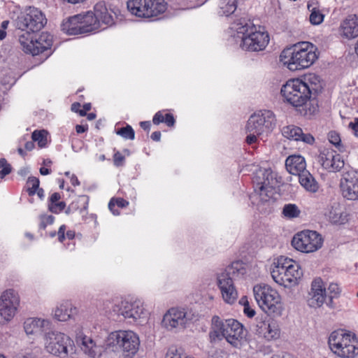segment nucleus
<instances>
[{
    "mask_svg": "<svg viewBox=\"0 0 358 358\" xmlns=\"http://www.w3.org/2000/svg\"><path fill=\"white\" fill-rule=\"evenodd\" d=\"M317 48L310 42H301L284 49L280 61L290 71H294L310 67L317 59Z\"/></svg>",
    "mask_w": 358,
    "mask_h": 358,
    "instance_id": "nucleus-1",
    "label": "nucleus"
},
{
    "mask_svg": "<svg viewBox=\"0 0 358 358\" xmlns=\"http://www.w3.org/2000/svg\"><path fill=\"white\" fill-rule=\"evenodd\" d=\"M214 329L210 331L211 341H221L223 338L233 347L241 348L246 341L247 330L235 319L220 320L218 316L212 319Z\"/></svg>",
    "mask_w": 358,
    "mask_h": 358,
    "instance_id": "nucleus-2",
    "label": "nucleus"
},
{
    "mask_svg": "<svg viewBox=\"0 0 358 358\" xmlns=\"http://www.w3.org/2000/svg\"><path fill=\"white\" fill-rule=\"evenodd\" d=\"M328 344L331 351L339 358L358 357V336L350 331L339 329L331 333Z\"/></svg>",
    "mask_w": 358,
    "mask_h": 358,
    "instance_id": "nucleus-3",
    "label": "nucleus"
},
{
    "mask_svg": "<svg viewBox=\"0 0 358 358\" xmlns=\"http://www.w3.org/2000/svg\"><path fill=\"white\" fill-rule=\"evenodd\" d=\"M255 299L259 307L268 315L280 316L284 304L279 292L266 284H258L253 287Z\"/></svg>",
    "mask_w": 358,
    "mask_h": 358,
    "instance_id": "nucleus-4",
    "label": "nucleus"
},
{
    "mask_svg": "<svg viewBox=\"0 0 358 358\" xmlns=\"http://www.w3.org/2000/svg\"><path fill=\"white\" fill-rule=\"evenodd\" d=\"M303 275L299 264L292 259L285 256L279 257L271 271L274 281L284 287H292L298 283Z\"/></svg>",
    "mask_w": 358,
    "mask_h": 358,
    "instance_id": "nucleus-5",
    "label": "nucleus"
},
{
    "mask_svg": "<svg viewBox=\"0 0 358 358\" xmlns=\"http://www.w3.org/2000/svg\"><path fill=\"white\" fill-rule=\"evenodd\" d=\"M252 182L255 190L261 199L268 201L276 194V189L281 182V177H278L271 169H259L256 171Z\"/></svg>",
    "mask_w": 358,
    "mask_h": 358,
    "instance_id": "nucleus-6",
    "label": "nucleus"
},
{
    "mask_svg": "<svg viewBox=\"0 0 358 358\" xmlns=\"http://www.w3.org/2000/svg\"><path fill=\"white\" fill-rule=\"evenodd\" d=\"M109 346L119 350L127 357H133L138 351L140 338L138 335L131 330L112 331L107 338Z\"/></svg>",
    "mask_w": 358,
    "mask_h": 358,
    "instance_id": "nucleus-7",
    "label": "nucleus"
},
{
    "mask_svg": "<svg viewBox=\"0 0 358 358\" xmlns=\"http://www.w3.org/2000/svg\"><path fill=\"white\" fill-rule=\"evenodd\" d=\"M281 94L285 101L297 108L306 104L311 97L310 90L302 79H290L282 85Z\"/></svg>",
    "mask_w": 358,
    "mask_h": 358,
    "instance_id": "nucleus-8",
    "label": "nucleus"
},
{
    "mask_svg": "<svg viewBox=\"0 0 358 358\" xmlns=\"http://www.w3.org/2000/svg\"><path fill=\"white\" fill-rule=\"evenodd\" d=\"M240 32L243 34L241 44L243 50L260 51L264 50L269 42L268 33L262 27H257L252 22L242 26Z\"/></svg>",
    "mask_w": 358,
    "mask_h": 358,
    "instance_id": "nucleus-9",
    "label": "nucleus"
},
{
    "mask_svg": "<svg viewBox=\"0 0 358 358\" xmlns=\"http://www.w3.org/2000/svg\"><path fill=\"white\" fill-rule=\"evenodd\" d=\"M128 10L137 17L150 19L164 13L167 8L164 0H129Z\"/></svg>",
    "mask_w": 358,
    "mask_h": 358,
    "instance_id": "nucleus-10",
    "label": "nucleus"
},
{
    "mask_svg": "<svg viewBox=\"0 0 358 358\" xmlns=\"http://www.w3.org/2000/svg\"><path fill=\"white\" fill-rule=\"evenodd\" d=\"M19 43L27 54L35 56L47 52L46 55L49 56L51 54L53 37L50 34L44 31L35 38L30 33H24L20 36Z\"/></svg>",
    "mask_w": 358,
    "mask_h": 358,
    "instance_id": "nucleus-11",
    "label": "nucleus"
},
{
    "mask_svg": "<svg viewBox=\"0 0 358 358\" xmlns=\"http://www.w3.org/2000/svg\"><path fill=\"white\" fill-rule=\"evenodd\" d=\"M113 311L117 315H122L129 322L138 324L145 321L148 318L147 311L140 301H128L127 300H117L113 307Z\"/></svg>",
    "mask_w": 358,
    "mask_h": 358,
    "instance_id": "nucleus-12",
    "label": "nucleus"
},
{
    "mask_svg": "<svg viewBox=\"0 0 358 358\" xmlns=\"http://www.w3.org/2000/svg\"><path fill=\"white\" fill-rule=\"evenodd\" d=\"M323 238L315 231L303 230L296 234L292 240V245L298 251L304 253L314 252L322 248Z\"/></svg>",
    "mask_w": 358,
    "mask_h": 358,
    "instance_id": "nucleus-13",
    "label": "nucleus"
},
{
    "mask_svg": "<svg viewBox=\"0 0 358 358\" xmlns=\"http://www.w3.org/2000/svg\"><path fill=\"white\" fill-rule=\"evenodd\" d=\"M275 115L271 110H259L250 117L246 130L255 133H268L275 127Z\"/></svg>",
    "mask_w": 358,
    "mask_h": 358,
    "instance_id": "nucleus-14",
    "label": "nucleus"
},
{
    "mask_svg": "<svg viewBox=\"0 0 358 358\" xmlns=\"http://www.w3.org/2000/svg\"><path fill=\"white\" fill-rule=\"evenodd\" d=\"M73 341L65 334L48 332L44 337L45 348L49 353L64 357L68 355V346L73 345Z\"/></svg>",
    "mask_w": 358,
    "mask_h": 358,
    "instance_id": "nucleus-15",
    "label": "nucleus"
},
{
    "mask_svg": "<svg viewBox=\"0 0 358 358\" xmlns=\"http://www.w3.org/2000/svg\"><path fill=\"white\" fill-rule=\"evenodd\" d=\"M43 13L36 8L29 7L17 18V24L20 29L35 32L40 31L46 24Z\"/></svg>",
    "mask_w": 358,
    "mask_h": 358,
    "instance_id": "nucleus-16",
    "label": "nucleus"
},
{
    "mask_svg": "<svg viewBox=\"0 0 358 358\" xmlns=\"http://www.w3.org/2000/svg\"><path fill=\"white\" fill-rule=\"evenodd\" d=\"M20 305V296L13 289L6 290L0 297V324L10 321Z\"/></svg>",
    "mask_w": 358,
    "mask_h": 358,
    "instance_id": "nucleus-17",
    "label": "nucleus"
},
{
    "mask_svg": "<svg viewBox=\"0 0 358 358\" xmlns=\"http://www.w3.org/2000/svg\"><path fill=\"white\" fill-rule=\"evenodd\" d=\"M318 162L328 172L340 171L345 165L342 156L336 151L328 148H324L320 151Z\"/></svg>",
    "mask_w": 358,
    "mask_h": 358,
    "instance_id": "nucleus-18",
    "label": "nucleus"
},
{
    "mask_svg": "<svg viewBox=\"0 0 358 358\" xmlns=\"http://www.w3.org/2000/svg\"><path fill=\"white\" fill-rule=\"evenodd\" d=\"M217 285L224 301L233 304L238 298V292L228 273L222 272L217 275Z\"/></svg>",
    "mask_w": 358,
    "mask_h": 358,
    "instance_id": "nucleus-19",
    "label": "nucleus"
},
{
    "mask_svg": "<svg viewBox=\"0 0 358 358\" xmlns=\"http://www.w3.org/2000/svg\"><path fill=\"white\" fill-rule=\"evenodd\" d=\"M341 190L344 198L358 199V172H348L341 182Z\"/></svg>",
    "mask_w": 358,
    "mask_h": 358,
    "instance_id": "nucleus-20",
    "label": "nucleus"
},
{
    "mask_svg": "<svg viewBox=\"0 0 358 358\" xmlns=\"http://www.w3.org/2000/svg\"><path fill=\"white\" fill-rule=\"evenodd\" d=\"M258 335L268 341H275L280 336L278 323L271 319L261 320L257 324Z\"/></svg>",
    "mask_w": 358,
    "mask_h": 358,
    "instance_id": "nucleus-21",
    "label": "nucleus"
},
{
    "mask_svg": "<svg viewBox=\"0 0 358 358\" xmlns=\"http://www.w3.org/2000/svg\"><path fill=\"white\" fill-rule=\"evenodd\" d=\"M327 298L326 288L320 278L315 279L311 284L308 303L310 307H321Z\"/></svg>",
    "mask_w": 358,
    "mask_h": 358,
    "instance_id": "nucleus-22",
    "label": "nucleus"
},
{
    "mask_svg": "<svg viewBox=\"0 0 358 358\" xmlns=\"http://www.w3.org/2000/svg\"><path fill=\"white\" fill-rule=\"evenodd\" d=\"M284 137L296 141H302L308 145H313L315 142L313 136L309 133L305 134L301 128L295 125L284 127L282 130Z\"/></svg>",
    "mask_w": 358,
    "mask_h": 358,
    "instance_id": "nucleus-23",
    "label": "nucleus"
},
{
    "mask_svg": "<svg viewBox=\"0 0 358 358\" xmlns=\"http://www.w3.org/2000/svg\"><path fill=\"white\" fill-rule=\"evenodd\" d=\"M341 35L348 39L358 36V15L351 14L344 19L339 27Z\"/></svg>",
    "mask_w": 358,
    "mask_h": 358,
    "instance_id": "nucleus-24",
    "label": "nucleus"
},
{
    "mask_svg": "<svg viewBox=\"0 0 358 358\" xmlns=\"http://www.w3.org/2000/svg\"><path fill=\"white\" fill-rule=\"evenodd\" d=\"M163 322L167 328L183 326L186 322V313L183 310L172 308L164 315Z\"/></svg>",
    "mask_w": 358,
    "mask_h": 358,
    "instance_id": "nucleus-25",
    "label": "nucleus"
},
{
    "mask_svg": "<svg viewBox=\"0 0 358 358\" xmlns=\"http://www.w3.org/2000/svg\"><path fill=\"white\" fill-rule=\"evenodd\" d=\"M285 167L289 173L299 176L306 170V160L299 155H290L285 160Z\"/></svg>",
    "mask_w": 358,
    "mask_h": 358,
    "instance_id": "nucleus-26",
    "label": "nucleus"
},
{
    "mask_svg": "<svg viewBox=\"0 0 358 358\" xmlns=\"http://www.w3.org/2000/svg\"><path fill=\"white\" fill-rule=\"evenodd\" d=\"M78 310L71 301H65L60 303L55 310V317L59 321H67L76 315Z\"/></svg>",
    "mask_w": 358,
    "mask_h": 358,
    "instance_id": "nucleus-27",
    "label": "nucleus"
},
{
    "mask_svg": "<svg viewBox=\"0 0 358 358\" xmlns=\"http://www.w3.org/2000/svg\"><path fill=\"white\" fill-rule=\"evenodd\" d=\"M83 34H87L98 30L100 27L94 13L88 11L84 14H79Z\"/></svg>",
    "mask_w": 358,
    "mask_h": 358,
    "instance_id": "nucleus-28",
    "label": "nucleus"
},
{
    "mask_svg": "<svg viewBox=\"0 0 358 358\" xmlns=\"http://www.w3.org/2000/svg\"><path fill=\"white\" fill-rule=\"evenodd\" d=\"M307 8L310 12L309 21L313 25L322 24L324 19V9H322L317 1H310L307 3Z\"/></svg>",
    "mask_w": 358,
    "mask_h": 358,
    "instance_id": "nucleus-29",
    "label": "nucleus"
},
{
    "mask_svg": "<svg viewBox=\"0 0 358 358\" xmlns=\"http://www.w3.org/2000/svg\"><path fill=\"white\" fill-rule=\"evenodd\" d=\"M152 122L155 125L164 124L169 128H173L175 127L176 120L170 110L163 109L157 111L154 115Z\"/></svg>",
    "mask_w": 358,
    "mask_h": 358,
    "instance_id": "nucleus-30",
    "label": "nucleus"
},
{
    "mask_svg": "<svg viewBox=\"0 0 358 358\" xmlns=\"http://www.w3.org/2000/svg\"><path fill=\"white\" fill-rule=\"evenodd\" d=\"M80 17L78 14L64 21L62 24V30L68 35L83 34Z\"/></svg>",
    "mask_w": 358,
    "mask_h": 358,
    "instance_id": "nucleus-31",
    "label": "nucleus"
},
{
    "mask_svg": "<svg viewBox=\"0 0 358 358\" xmlns=\"http://www.w3.org/2000/svg\"><path fill=\"white\" fill-rule=\"evenodd\" d=\"M98 20L99 25L101 24L110 25L113 24V16L108 13L104 2H98L94 7V12Z\"/></svg>",
    "mask_w": 358,
    "mask_h": 358,
    "instance_id": "nucleus-32",
    "label": "nucleus"
},
{
    "mask_svg": "<svg viewBox=\"0 0 358 358\" xmlns=\"http://www.w3.org/2000/svg\"><path fill=\"white\" fill-rule=\"evenodd\" d=\"M49 321L40 318H28L24 323V329L27 334H34L43 331Z\"/></svg>",
    "mask_w": 358,
    "mask_h": 358,
    "instance_id": "nucleus-33",
    "label": "nucleus"
},
{
    "mask_svg": "<svg viewBox=\"0 0 358 358\" xmlns=\"http://www.w3.org/2000/svg\"><path fill=\"white\" fill-rule=\"evenodd\" d=\"M76 342L86 355L91 357H94L96 355L97 345L92 338L87 336H80L77 337Z\"/></svg>",
    "mask_w": 358,
    "mask_h": 358,
    "instance_id": "nucleus-34",
    "label": "nucleus"
},
{
    "mask_svg": "<svg viewBox=\"0 0 358 358\" xmlns=\"http://www.w3.org/2000/svg\"><path fill=\"white\" fill-rule=\"evenodd\" d=\"M298 176L299 183L306 190L313 193L317 192L319 185L308 171L306 170Z\"/></svg>",
    "mask_w": 358,
    "mask_h": 358,
    "instance_id": "nucleus-35",
    "label": "nucleus"
},
{
    "mask_svg": "<svg viewBox=\"0 0 358 358\" xmlns=\"http://www.w3.org/2000/svg\"><path fill=\"white\" fill-rule=\"evenodd\" d=\"M238 5V0H219L217 13L220 16H229L233 14Z\"/></svg>",
    "mask_w": 358,
    "mask_h": 358,
    "instance_id": "nucleus-36",
    "label": "nucleus"
},
{
    "mask_svg": "<svg viewBox=\"0 0 358 358\" xmlns=\"http://www.w3.org/2000/svg\"><path fill=\"white\" fill-rule=\"evenodd\" d=\"M329 218L331 223L342 225L348 222L349 214L345 211H341L337 208L332 207L329 213Z\"/></svg>",
    "mask_w": 358,
    "mask_h": 358,
    "instance_id": "nucleus-37",
    "label": "nucleus"
},
{
    "mask_svg": "<svg viewBox=\"0 0 358 358\" xmlns=\"http://www.w3.org/2000/svg\"><path fill=\"white\" fill-rule=\"evenodd\" d=\"M301 211L300 208L295 203L285 204L282 210V215L287 220H293L299 217Z\"/></svg>",
    "mask_w": 358,
    "mask_h": 358,
    "instance_id": "nucleus-38",
    "label": "nucleus"
},
{
    "mask_svg": "<svg viewBox=\"0 0 358 358\" xmlns=\"http://www.w3.org/2000/svg\"><path fill=\"white\" fill-rule=\"evenodd\" d=\"M128 201L120 197H113L108 203V208L114 215H119L120 212L119 208H124L129 206Z\"/></svg>",
    "mask_w": 358,
    "mask_h": 358,
    "instance_id": "nucleus-39",
    "label": "nucleus"
},
{
    "mask_svg": "<svg viewBox=\"0 0 358 358\" xmlns=\"http://www.w3.org/2000/svg\"><path fill=\"white\" fill-rule=\"evenodd\" d=\"M39 185L40 180L38 178L30 176L27 180L22 191L27 192L29 196H33L38 189Z\"/></svg>",
    "mask_w": 358,
    "mask_h": 358,
    "instance_id": "nucleus-40",
    "label": "nucleus"
},
{
    "mask_svg": "<svg viewBox=\"0 0 358 358\" xmlns=\"http://www.w3.org/2000/svg\"><path fill=\"white\" fill-rule=\"evenodd\" d=\"M303 82L306 83L309 87L311 94L313 91H317L319 87H321L320 77L313 73L306 76Z\"/></svg>",
    "mask_w": 358,
    "mask_h": 358,
    "instance_id": "nucleus-41",
    "label": "nucleus"
},
{
    "mask_svg": "<svg viewBox=\"0 0 358 358\" xmlns=\"http://www.w3.org/2000/svg\"><path fill=\"white\" fill-rule=\"evenodd\" d=\"M89 196L87 195H80L77 199L71 203L72 208L78 210L80 213L86 211L89 206Z\"/></svg>",
    "mask_w": 358,
    "mask_h": 358,
    "instance_id": "nucleus-42",
    "label": "nucleus"
},
{
    "mask_svg": "<svg viewBox=\"0 0 358 358\" xmlns=\"http://www.w3.org/2000/svg\"><path fill=\"white\" fill-rule=\"evenodd\" d=\"M327 136L329 143L334 145L338 151L343 152L344 150V146L341 143L340 134L337 131H331L328 133Z\"/></svg>",
    "mask_w": 358,
    "mask_h": 358,
    "instance_id": "nucleus-43",
    "label": "nucleus"
},
{
    "mask_svg": "<svg viewBox=\"0 0 358 358\" xmlns=\"http://www.w3.org/2000/svg\"><path fill=\"white\" fill-rule=\"evenodd\" d=\"M115 133L124 139L134 140L135 138L134 130L129 124H127L124 127L116 129Z\"/></svg>",
    "mask_w": 358,
    "mask_h": 358,
    "instance_id": "nucleus-44",
    "label": "nucleus"
},
{
    "mask_svg": "<svg viewBox=\"0 0 358 358\" xmlns=\"http://www.w3.org/2000/svg\"><path fill=\"white\" fill-rule=\"evenodd\" d=\"M55 217L52 215L42 213L38 216V227L40 229L45 230L48 225L54 223Z\"/></svg>",
    "mask_w": 358,
    "mask_h": 358,
    "instance_id": "nucleus-45",
    "label": "nucleus"
},
{
    "mask_svg": "<svg viewBox=\"0 0 358 358\" xmlns=\"http://www.w3.org/2000/svg\"><path fill=\"white\" fill-rule=\"evenodd\" d=\"M239 303L243 306V313L248 317L252 318L255 315L256 312L250 305L248 299L246 296H243L241 298Z\"/></svg>",
    "mask_w": 358,
    "mask_h": 358,
    "instance_id": "nucleus-46",
    "label": "nucleus"
},
{
    "mask_svg": "<svg viewBox=\"0 0 358 358\" xmlns=\"http://www.w3.org/2000/svg\"><path fill=\"white\" fill-rule=\"evenodd\" d=\"M31 137L34 141L38 142L40 147H43L45 145L47 142V138L46 133L44 130L34 131L32 133Z\"/></svg>",
    "mask_w": 358,
    "mask_h": 358,
    "instance_id": "nucleus-47",
    "label": "nucleus"
},
{
    "mask_svg": "<svg viewBox=\"0 0 358 358\" xmlns=\"http://www.w3.org/2000/svg\"><path fill=\"white\" fill-rule=\"evenodd\" d=\"M12 171V166L5 158L0 159V178H4Z\"/></svg>",
    "mask_w": 358,
    "mask_h": 358,
    "instance_id": "nucleus-48",
    "label": "nucleus"
},
{
    "mask_svg": "<svg viewBox=\"0 0 358 358\" xmlns=\"http://www.w3.org/2000/svg\"><path fill=\"white\" fill-rule=\"evenodd\" d=\"M66 208V203L64 201H57L52 203H48V210L55 214H59L62 212Z\"/></svg>",
    "mask_w": 358,
    "mask_h": 358,
    "instance_id": "nucleus-49",
    "label": "nucleus"
},
{
    "mask_svg": "<svg viewBox=\"0 0 358 358\" xmlns=\"http://www.w3.org/2000/svg\"><path fill=\"white\" fill-rule=\"evenodd\" d=\"M329 295L328 296L332 300L334 298H337L340 293L341 289L338 284L331 283L328 287Z\"/></svg>",
    "mask_w": 358,
    "mask_h": 358,
    "instance_id": "nucleus-50",
    "label": "nucleus"
},
{
    "mask_svg": "<svg viewBox=\"0 0 358 358\" xmlns=\"http://www.w3.org/2000/svg\"><path fill=\"white\" fill-rule=\"evenodd\" d=\"M125 164V157L120 152L115 151L113 155V164L117 167L123 166Z\"/></svg>",
    "mask_w": 358,
    "mask_h": 358,
    "instance_id": "nucleus-51",
    "label": "nucleus"
},
{
    "mask_svg": "<svg viewBox=\"0 0 358 358\" xmlns=\"http://www.w3.org/2000/svg\"><path fill=\"white\" fill-rule=\"evenodd\" d=\"M165 358H182V355L176 348H171L168 350Z\"/></svg>",
    "mask_w": 358,
    "mask_h": 358,
    "instance_id": "nucleus-52",
    "label": "nucleus"
},
{
    "mask_svg": "<svg viewBox=\"0 0 358 358\" xmlns=\"http://www.w3.org/2000/svg\"><path fill=\"white\" fill-rule=\"evenodd\" d=\"M249 134L247 136L245 141L248 145H252L257 141V137L260 136L261 133H255L253 131H248Z\"/></svg>",
    "mask_w": 358,
    "mask_h": 358,
    "instance_id": "nucleus-53",
    "label": "nucleus"
},
{
    "mask_svg": "<svg viewBox=\"0 0 358 358\" xmlns=\"http://www.w3.org/2000/svg\"><path fill=\"white\" fill-rule=\"evenodd\" d=\"M9 24L8 20H4L1 24V29H0V40H3L6 36V29L8 28Z\"/></svg>",
    "mask_w": 358,
    "mask_h": 358,
    "instance_id": "nucleus-54",
    "label": "nucleus"
},
{
    "mask_svg": "<svg viewBox=\"0 0 358 358\" xmlns=\"http://www.w3.org/2000/svg\"><path fill=\"white\" fill-rule=\"evenodd\" d=\"M66 227L65 224H62L59 227V230L57 231L58 240L59 242L63 243L65 240V231Z\"/></svg>",
    "mask_w": 358,
    "mask_h": 358,
    "instance_id": "nucleus-55",
    "label": "nucleus"
},
{
    "mask_svg": "<svg viewBox=\"0 0 358 358\" xmlns=\"http://www.w3.org/2000/svg\"><path fill=\"white\" fill-rule=\"evenodd\" d=\"M348 127L354 131L355 135L358 137V117H355L354 121L350 122Z\"/></svg>",
    "mask_w": 358,
    "mask_h": 358,
    "instance_id": "nucleus-56",
    "label": "nucleus"
},
{
    "mask_svg": "<svg viewBox=\"0 0 358 358\" xmlns=\"http://www.w3.org/2000/svg\"><path fill=\"white\" fill-rule=\"evenodd\" d=\"M61 199V195L58 192L53 193L48 199V203H52L59 201Z\"/></svg>",
    "mask_w": 358,
    "mask_h": 358,
    "instance_id": "nucleus-57",
    "label": "nucleus"
},
{
    "mask_svg": "<svg viewBox=\"0 0 358 358\" xmlns=\"http://www.w3.org/2000/svg\"><path fill=\"white\" fill-rule=\"evenodd\" d=\"M91 108H92V106H91L90 103H85L83 106V108L80 111V115L82 116V117L86 116L87 115V112L90 110Z\"/></svg>",
    "mask_w": 358,
    "mask_h": 358,
    "instance_id": "nucleus-58",
    "label": "nucleus"
},
{
    "mask_svg": "<svg viewBox=\"0 0 358 358\" xmlns=\"http://www.w3.org/2000/svg\"><path fill=\"white\" fill-rule=\"evenodd\" d=\"M152 123L150 121H143L140 122V127L148 132L150 130Z\"/></svg>",
    "mask_w": 358,
    "mask_h": 358,
    "instance_id": "nucleus-59",
    "label": "nucleus"
},
{
    "mask_svg": "<svg viewBox=\"0 0 358 358\" xmlns=\"http://www.w3.org/2000/svg\"><path fill=\"white\" fill-rule=\"evenodd\" d=\"M87 130H88L87 124H85V125L77 124L76 126V131L77 134H82V133L87 131Z\"/></svg>",
    "mask_w": 358,
    "mask_h": 358,
    "instance_id": "nucleus-60",
    "label": "nucleus"
},
{
    "mask_svg": "<svg viewBox=\"0 0 358 358\" xmlns=\"http://www.w3.org/2000/svg\"><path fill=\"white\" fill-rule=\"evenodd\" d=\"M81 104L78 102H74L71 104V109L73 112L77 113L80 115V111L81 110Z\"/></svg>",
    "mask_w": 358,
    "mask_h": 358,
    "instance_id": "nucleus-61",
    "label": "nucleus"
},
{
    "mask_svg": "<svg viewBox=\"0 0 358 358\" xmlns=\"http://www.w3.org/2000/svg\"><path fill=\"white\" fill-rule=\"evenodd\" d=\"M150 138L152 141L158 142L161 139V132L159 131H156L152 133Z\"/></svg>",
    "mask_w": 358,
    "mask_h": 358,
    "instance_id": "nucleus-62",
    "label": "nucleus"
},
{
    "mask_svg": "<svg viewBox=\"0 0 358 358\" xmlns=\"http://www.w3.org/2000/svg\"><path fill=\"white\" fill-rule=\"evenodd\" d=\"M70 181H71V185L74 187L80 185V181L78 178V177L74 174L71 175V176L70 178Z\"/></svg>",
    "mask_w": 358,
    "mask_h": 358,
    "instance_id": "nucleus-63",
    "label": "nucleus"
},
{
    "mask_svg": "<svg viewBox=\"0 0 358 358\" xmlns=\"http://www.w3.org/2000/svg\"><path fill=\"white\" fill-rule=\"evenodd\" d=\"M66 238L69 240H73L76 236V232L74 230H69L66 233Z\"/></svg>",
    "mask_w": 358,
    "mask_h": 358,
    "instance_id": "nucleus-64",
    "label": "nucleus"
}]
</instances>
